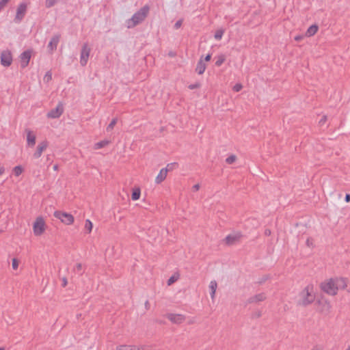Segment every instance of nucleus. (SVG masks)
<instances>
[{"label": "nucleus", "mask_w": 350, "mask_h": 350, "mask_svg": "<svg viewBox=\"0 0 350 350\" xmlns=\"http://www.w3.org/2000/svg\"><path fill=\"white\" fill-rule=\"evenodd\" d=\"M149 302L148 301H146V303H145V307L146 309H149Z\"/></svg>", "instance_id": "obj_50"}, {"label": "nucleus", "mask_w": 350, "mask_h": 350, "mask_svg": "<svg viewBox=\"0 0 350 350\" xmlns=\"http://www.w3.org/2000/svg\"><path fill=\"white\" fill-rule=\"evenodd\" d=\"M0 350H4V349L3 348H0Z\"/></svg>", "instance_id": "obj_55"}, {"label": "nucleus", "mask_w": 350, "mask_h": 350, "mask_svg": "<svg viewBox=\"0 0 350 350\" xmlns=\"http://www.w3.org/2000/svg\"><path fill=\"white\" fill-rule=\"evenodd\" d=\"M265 235H267V236H269V235L271 234V230H268V229H267V230H266L265 231Z\"/></svg>", "instance_id": "obj_48"}, {"label": "nucleus", "mask_w": 350, "mask_h": 350, "mask_svg": "<svg viewBox=\"0 0 350 350\" xmlns=\"http://www.w3.org/2000/svg\"><path fill=\"white\" fill-rule=\"evenodd\" d=\"M217 288V282L215 280L211 281V282L209 284V288L211 290L210 295H211V297L212 300H213L215 299Z\"/></svg>", "instance_id": "obj_19"}, {"label": "nucleus", "mask_w": 350, "mask_h": 350, "mask_svg": "<svg viewBox=\"0 0 350 350\" xmlns=\"http://www.w3.org/2000/svg\"><path fill=\"white\" fill-rule=\"evenodd\" d=\"M265 299H266L265 294L262 293H259V294H257L254 296L250 297V299H248V302L250 304L257 303L259 301H264Z\"/></svg>", "instance_id": "obj_17"}, {"label": "nucleus", "mask_w": 350, "mask_h": 350, "mask_svg": "<svg viewBox=\"0 0 350 350\" xmlns=\"http://www.w3.org/2000/svg\"><path fill=\"white\" fill-rule=\"evenodd\" d=\"M57 2V0H46L45 1V5L46 8H51L53 7Z\"/></svg>", "instance_id": "obj_30"}, {"label": "nucleus", "mask_w": 350, "mask_h": 350, "mask_svg": "<svg viewBox=\"0 0 350 350\" xmlns=\"http://www.w3.org/2000/svg\"><path fill=\"white\" fill-rule=\"evenodd\" d=\"M327 116H325V115H324V116H322V118H321V119L319 120V124H320L321 125L324 124H325V122L327 121Z\"/></svg>", "instance_id": "obj_39"}, {"label": "nucleus", "mask_w": 350, "mask_h": 350, "mask_svg": "<svg viewBox=\"0 0 350 350\" xmlns=\"http://www.w3.org/2000/svg\"><path fill=\"white\" fill-rule=\"evenodd\" d=\"M225 59H226V57H225V55H217L216 57H215V66H221L223 63H224L225 62Z\"/></svg>", "instance_id": "obj_24"}, {"label": "nucleus", "mask_w": 350, "mask_h": 350, "mask_svg": "<svg viewBox=\"0 0 350 350\" xmlns=\"http://www.w3.org/2000/svg\"><path fill=\"white\" fill-rule=\"evenodd\" d=\"M348 280L345 278H333L321 283V289L329 295H336L339 290L347 288Z\"/></svg>", "instance_id": "obj_1"}, {"label": "nucleus", "mask_w": 350, "mask_h": 350, "mask_svg": "<svg viewBox=\"0 0 350 350\" xmlns=\"http://www.w3.org/2000/svg\"><path fill=\"white\" fill-rule=\"evenodd\" d=\"M201 86L200 83H196L194 84H191L188 86V88L190 89V90H193V89H196V88H199Z\"/></svg>", "instance_id": "obj_37"}, {"label": "nucleus", "mask_w": 350, "mask_h": 350, "mask_svg": "<svg viewBox=\"0 0 350 350\" xmlns=\"http://www.w3.org/2000/svg\"><path fill=\"white\" fill-rule=\"evenodd\" d=\"M68 284L67 279L66 278H62V286L65 287Z\"/></svg>", "instance_id": "obj_43"}, {"label": "nucleus", "mask_w": 350, "mask_h": 350, "mask_svg": "<svg viewBox=\"0 0 350 350\" xmlns=\"http://www.w3.org/2000/svg\"><path fill=\"white\" fill-rule=\"evenodd\" d=\"M166 317L173 323L181 324L185 321V316L182 314H172L170 313L166 315Z\"/></svg>", "instance_id": "obj_10"}, {"label": "nucleus", "mask_w": 350, "mask_h": 350, "mask_svg": "<svg viewBox=\"0 0 350 350\" xmlns=\"http://www.w3.org/2000/svg\"><path fill=\"white\" fill-rule=\"evenodd\" d=\"M141 195V189L139 187H135L133 190L131 198L133 200H137L139 199Z\"/></svg>", "instance_id": "obj_21"}, {"label": "nucleus", "mask_w": 350, "mask_h": 350, "mask_svg": "<svg viewBox=\"0 0 350 350\" xmlns=\"http://www.w3.org/2000/svg\"><path fill=\"white\" fill-rule=\"evenodd\" d=\"M109 144H110V141H109V140H103V141H100L99 142L96 143L94 144V148L95 150L100 149V148L107 146Z\"/></svg>", "instance_id": "obj_22"}, {"label": "nucleus", "mask_w": 350, "mask_h": 350, "mask_svg": "<svg viewBox=\"0 0 350 350\" xmlns=\"http://www.w3.org/2000/svg\"><path fill=\"white\" fill-rule=\"evenodd\" d=\"M346 350H350V345L347 347V348L346 349Z\"/></svg>", "instance_id": "obj_54"}, {"label": "nucleus", "mask_w": 350, "mask_h": 350, "mask_svg": "<svg viewBox=\"0 0 350 350\" xmlns=\"http://www.w3.org/2000/svg\"><path fill=\"white\" fill-rule=\"evenodd\" d=\"M46 229V224L44 219L41 217L36 218L33 226V233L36 236L42 235Z\"/></svg>", "instance_id": "obj_4"}, {"label": "nucleus", "mask_w": 350, "mask_h": 350, "mask_svg": "<svg viewBox=\"0 0 350 350\" xmlns=\"http://www.w3.org/2000/svg\"><path fill=\"white\" fill-rule=\"evenodd\" d=\"M223 34H224L223 30H217L215 32L214 37L217 40H219L221 39Z\"/></svg>", "instance_id": "obj_29"}, {"label": "nucleus", "mask_w": 350, "mask_h": 350, "mask_svg": "<svg viewBox=\"0 0 350 350\" xmlns=\"http://www.w3.org/2000/svg\"><path fill=\"white\" fill-rule=\"evenodd\" d=\"M198 66H204V64L203 63V59L202 58L200 59Z\"/></svg>", "instance_id": "obj_47"}, {"label": "nucleus", "mask_w": 350, "mask_h": 350, "mask_svg": "<svg viewBox=\"0 0 350 350\" xmlns=\"http://www.w3.org/2000/svg\"><path fill=\"white\" fill-rule=\"evenodd\" d=\"M206 67H196V72L198 75H202L204 72Z\"/></svg>", "instance_id": "obj_35"}, {"label": "nucleus", "mask_w": 350, "mask_h": 350, "mask_svg": "<svg viewBox=\"0 0 350 350\" xmlns=\"http://www.w3.org/2000/svg\"><path fill=\"white\" fill-rule=\"evenodd\" d=\"M60 39V35L59 34H55L54 35L50 42L48 44L47 48L49 51V52H53V51L56 50L57 44L59 42Z\"/></svg>", "instance_id": "obj_13"}, {"label": "nucleus", "mask_w": 350, "mask_h": 350, "mask_svg": "<svg viewBox=\"0 0 350 350\" xmlns=\"http://www.w3.org/2000/svg\"><path fill=\"white\" fill-rule=\"evenodd\" d=\"M200 186L199 184H196L193 186L192 187V189L194 191H197L200 189Z\"/></svg>", "instance_id": "obj_41"}, {"label": "nucleus", "mask_w": 350, "mask_h": 350, "mask_svg": "<svg viewBox=\"0 0 350 350\" xmlns=\"http://www.w3.org/2000/svg\"><path fill=\"white\" fill-rule=\"evenodd\" d=\"M10 0H1L0 1V12L5 7Z\"/></svg>", "instance_id": "obj_34"}, {"label": "nucleus", "mask_w": 350, "mask_h": 350, "mask_svg": "<svg viewBox=\"0 0 350 350\" xmlns=\"http://www.w3.org/2000/svg\"><path fill=\"white\" fill-rule=\"evenodd\" d=\"M90 48L88 46L87 43H85L81 49V59L80 62L81 66H85L88 63V60L90 56Z\"/></svg>", "instance_id": "obj_7"}, {"label": "nucleus", "mask_w": 350, "mask_h": 350, "mask_svg": "<svg viewBox=\"0 0 350 350\" xmlns=\"http://www.w3.org/2000/svg\"><path fill=\"white\" fill-rule=\"evenodd\" d=\"M242 88H243V86H242V85H241V84H240V83H237L236 85H234V87H233V90H234V92H239V91L242 89Z\"/></svg>", "instance_id": "obj_36"}, {"label": "nucleus", "mask_w": 350, "mask_h": 350, "mask_svg": "<svg viewBox=\"0 0 350 350\" xmlns=\"http://www.w3.org/2000/svg\"><path fill=\"white\" fill-rule=\"evenodd\" d=\"M75 269L77 271H81L82 269V265L81 263H77L75 266Z\"/></svg>", "instance_id": "obj_42"}, {"label": "nucleus", "mask_w": 350, "mask_h": 350, "mask_svg": "<svg viewBox=\"0 0 350 350\" xmlns=\"http://www.w3.org/2000/svg\"><path fill=\"white\" fill-rule=\"evenodd\" d=\"M53 168V170L55 171H57V170H58V165H55Z\"/></svg>", "instance_id": "obj_53"}, {"label": "nucleus", "mask_w": 350, "mask_h": 350, "mask_svg": "<svg viewBox=\"0 0 350 350\" xmlns=\"http://www.w3.org/2000/svg\"><path fill=\"white\" fill-rule=\"evenodd\" d=\"M48 146V142L46 141H42L39 143L36 148V152L33 153V156L35 159H38L41 157L42 152L46 149Z\"/></svg>", "instance_id": "obj_12"}, {"label": "nucleus", "mask_w": 350, "mask_h": 350, "mask_svg": "<svg viewBox=\"0 0 350 350\" xmlns=\"http://www.w3.org/2000/svg\"><path fill=\"white\" fill-rule=\"evenodd\" d=\"M302 39H303V36H300V35H299V36H296L295 37V40L296 41H300V40H301Z\"/></svg>", "instance_id": "obj_44"}, {"label": "nucleus", "mask_w": 350, "mask_h": 350, "mask_svg": "<svg viewBox=\"0 0 350 350\" xmlns=\"http://www.w3.org/2000/svg\"><path fill=\"white\" fill-rule=\"evenodd\" d=\"M23 171V170L22 167L19 166V165L16 166L13 170L14 174L16 176H20L22 174Z\"/></svg>", "instance_id": "obj_28"}, {"label": "nucleus", "mask_w": 350, "mask_h": 350, "mask_svg": "<svg viewBox=\"0 0 350 350\" xmlns=\"http://www.w3.org/2000/svg\"><path fill=\"white\" fill-rule=\"evenodd\" d=\"M312 350H321V348H319V347L316 346V347H314Z\"/></svg>", "instance_id": "obj_52"}, {"label": "nucleus", "mask_w": 350, "mask_h": 350, "mask_svg": "<svg viewBox=\"0 0 350 350\" xmlns=\"http://www.w3.org/2000/svg\"><path fill=\"white\" fill-rule=\"evenodd\" d=\"M314 299L315 295L314 294L313 286L308 285L300 293L298 304L299 305L306 306L312 304Z\"/></svg>", "instance_id": "obj_3"}, {"label": "nucleus", "mask_w": 350, "mask_h": 350, "mask_svg": "<svg viewBox=\"0 0 350 350\" xmlns=\"http://www.w3.org/2000/svg\"><path fill=\"white\" fill-rule=\"evenodd\" d=\"M171 165L172 164H168L167 167L163 168L160 170L159 174L155 178V183L157 184L162 183L166 178L168 170H171V167H170Z\"/></svg>", "instance_id": "obj_11"}, {"label": "nucleus", "mask_w": 350, "mask_h": 350, "mask_svg": "<svg viewBox=\"0 0 350 350\" xmlns=\"http://www.w3.org/2000/svg\"><path fill=\"white\" fill-rule=\"evenodd\" d=\"M93 224L90 219H86L85 224V228L88 231V233H90L92 230Z\"/></svg>", "instance_id": "obj_25"}, {"label": "nucleus", "mask_w": 350, "mask_h": 350, "mask_svg": "<svg viewBox=\"0 0 350 350\" xmlns=\"http://www.w3.org/2000/svg\"><path fill=\"white\" fill-rule=\"evenodd\" d=\"M255 316H256V317H260L261 316V312H259V311H258V312H256Z\"/></svg>", "instance_id": "obj_51"}, {"label": "nucleus", "mask_w": 350, "mask_h": 350, "mask_svg": "<svg viewBox=\"0 0 350 350\" xmlns=\"http://www.w3.org/2000/svg\"><path fill=\"white\" fill-rule=\"evenodd\" d=\"M27 133V144L29 147H33L36 144V137L34 133L29 129H25Z\"/></svg>", "instance_id": "obj_15"}, {"label": "nucleus", "mask_w": 350, "mask_h": 350, "mask_svg": "<svg viewBox=\"0 0 350 350\" xmlns=\"http://www.w3.org/2000/svg\"><path fill=\"white\" fill-rule=\"evenodd\" d=\"M238 239L237 236L228 235L226 237L225 241L228 245H232Z\"/></svg>", "instance_id": "obj_23"}, {"label": "nucleus", "mask_w": 350, "mask_h": 350, "mask_svg": "<svg viewBox=\"0 0 350 350\" xmlns=\"http://www.w3.org/2000/svg\"><path fill=\"white\" fill-rule=\"evenodd\" d=\"M12 266L13 269L16 270L18 267V261L16 258H13L12 262Z\"/></svg>", "instance_id": "obj_33"}, {"label": "nucleus", "mask_w": 350, "mask_h": 350, "mask_svg": "<svg viewBox=\"0 0 350 350\" xmlns=\"http://www.w3.org/2000/svg\"><path fill=\"white\" fill-rule=\"evenodd\" d=\"M63 112V104L62 103H59L55 109H51L50 111L48 112L47 117L49 118H57L60 117Z\"/></svg>", "instance_id": "obj_8"}, {"label": "nucleus", "mask_w": 350, "mask_h": 350, "mask_svg": "<svg viewBox=\"0 0 350 350\" xmlns=\"http://www.w3.org/2000/svg\"><path fill=\"white\" fill-rule=\"evenodd\" d=\"M306 245L308 246V247H312L313 245V243H312V240L310 238H308L307 240H306Z\"/></svg>", "instance_id": "obj_40"}, {"label": "nucleus", "mask_w": 350, "mask_h": 350, "mask_svg": "<svg viewBox=\"0 0 350 350\" xmlns=\"http://www.w3.org/2000/svg\"><path fill=\"white\" fill-rule=\"evenodd\" d=\"M31 57V51H25L20 55L21 66H27Z\"/></svg>", "instance_id": "obj_16"}, {"label": "nucleus", "mask_w": 350, "mask_h": 350, "mask_svg": "<svg viewBox=\"0 0 350 350\" xmlns=\"http://www.w3.org/2000/svg\"><path fill=\"white\" fill-rule=\"evenodd\" d=\"M117 122H118V119H117V118H113V119L111 121V122L109 123V124L107 126V131H111V130L114 128V126H115V125L116 124Z\"/></svg>", "instance_id": "obj_26"}, {"label": "nucleus", "mask_w": 350, "mask_h": 350, "mask_svg": "<svg viewBox=\"0 0 350 350\" xmlns=\"http://www.w3.org/2000/svg\"><path fill=\"white\" fill-rule=\"evenodd\" d=\"M318 29L319 27L317 25H312L308 28L306 32V36L311 37L314 36L317 32Z\"/></svg>", "instance_id": "obj_20"}, {"label": "nucleus", "mask_w": 350, "mask_h": 350, "mask_svg": "<svg viewBox=\"0 0 350 350\" xmlns=\"http://www.w3.org/2000/svg\"><path fill=\"white\" fill-rule=\"evenodd\" d=\"M27 12V4L25 3H21L18 5L16 14L14 18V22L16 23H19L23 19Z\"/></svg>", "instance_id": "obj_6"}, {"label": "nucleus", "mask_w": 350, "mask_h": 350, "mask_svg": "<svg viewBox=\"0 0 350 350\" xmlns=\"http://www.w3.org/2000/svg\"><path fill=\"white\" fill-rule=\"evenodd\" d=\"M236 160H237L236 155L232 154V155L229 156L228 158H226V162L228 164H232L233 163H234L236 161Z\"/></svg>", "instance_id": "obj_27"}, {"label": "nucleus", "mask_w": 350, "mask_h": 350, "mask_svg": "<svg viewBox=\"0 0 350 350\" xmlns=\"http://www.w3.org/2000/svg\"><path fill=\"white\" fill-rule=\"evenodd\" d=\"M178 280V277H176L174 275H172L171 276L168 280H167V285L168 286H170L172 285L173 283H174L176 280Z\"/></svg>", "instance_id": "obj_32"}, {"label": "nucleus", "mask_w": 350, "mask_h": 350, "mask_svg": "<svg viewBox=\"0 0 350 350\" xmlns=\"http://www.w3.org/2000/svg\"><path fill=\"white\" fill-rule=\"evenodd\" d=\"M182 24H183V20L182 19H180V20L177 21L176 22V23L174 24V29H179L181 27Z\"/></svg>", "instance_id": "obj_38"}, {"label": "nucleus", "mask_w": 350, "mask_h": 350, "mask_svg": "<svg viewBox=\"0 0 350 350\" xmlns=\"http://www.w3.org/2000/svg\"><path fill=\"white\" fill-rule=\"evenodd\" d=\"M150 7L145 5L136 12L131 18L126 21V27L129 29L133 28L139 23H142L148 15Z\"/></svg>", "instance_id": "obj_2"}, {"label": "nucleus", "mask_w": 350, "mask_h": 350, "mask_svg": "<svg viewBox=\"0 0 350 350\" xmlns=\"http://www.w3.org/2000/svg\"><path fill=\"white\" fill-rule=\"evenodd\" d=\"M52 79V74L51 72H47L44 77V81L46 83H49Z\"/></svg>", "instance_id": "obj_31"}, {"label": "nucleus", "mask_w": 350, "mask_h": 350, "mask_svg": "<svg viewBox=\"0 0 350 350\" xmlns=\"http://www.w3.org/2000/svg\"><path fill=\"white\" fill-rule=\"evenodd\" d=\"M54 216L66 225H70L74 222V217L70 213L57 211L54 213Z\"/></svg>", "instance_id": "obj_5"}, {"label": "nucleus", "mask_w": 350, "mask_h": 350, "mask_svg": "<svg viewBox=\"0 0 350 350\" xmlns=\"http://www.w3.org/2000/svg\"><path fill=\"white\" fill-rule=\"evenodd\" d=\"M5 169L3 167H0V176L4 173Z\"/></svg>", "instance_id": "obj_49"}, {"label": "nucleus", "mask_w": 350, "mask_h": 350, "mask_svg": "<svg viewBox=\"0 0 350 350\" xmlns=\"http://www.w3.org/2000/svg\"><path fill=\"white\" fill-rule=\"evenodd\" d=\"M211 58V55L210 54H208L206 55V57H204V60L206 62H208Z\"/></svg>", "instance_id": "obj_46"}, {"label": "nucleus", "mask_w": 350, "mask_h": 350, "mask_svg": "<svg viewBox=\"0 0 350 350\" xmlns=\"http://www.w3.org/2000/svg\"><path fill=\"white\" fill-rule=\"evenodd\" d=\"M345 200L346 202H350V194H348V193L346 194Z\"/></svg>", "instance_id": "obj_45"}, {"label": "nucleus", "mask_w": 350, "mask_h": 350, "mask_svg": "<svg viewBox=\"0 0 350 350\" xmlns=\"http://www.w3.org/2000/svg\"><path fill=\"white\" fill-rule=\"evenodd\" d=\"M319 305L321 306L319 309L322 312H328L331 308L329 302L326 300L319 301Z\"/></svg>", "instance_id": "obj_18"}, {"label": "nucleus", "mask_w": 350, "mask_h": 350, "mask_svg": "<svg viewBox=\"0 0 350 350\" xmlns=\"http://www.w3.org/2000/svg\"><path fill=\"white\" fill-rule=\"evenodd\" d=\"M1 62L3 66H10L12 62V53L9 50H5L1 53Z\"/></svg>", "instance_id": "obj_9"}, {"label": "nucleus", "mask_w": 350, "mask_h": 350, "mask_svg": "<svg viewBox=\"0 0 350 350\" xmlns=\"http://www.w3.org/2000/svg\"><path fill=\"white\" fill-rule=\"evenodd\" d=\"M148 347L147 346L137 347L135 345H122L117 346L116 350H147Z\"/></svg>", "instance_id": "obj_14"}]
</instances>
